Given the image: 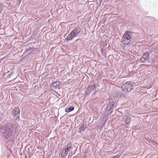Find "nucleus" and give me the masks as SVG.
Returning a JSON list of instances; mask_svg holds the SVG:
<instances>
[{
    "label": "nucleus",
    "instance_id": "obj_1",
    "mask_svg": "<svg viewBox=\"0 0 158 158\" xmlns=\"http://www.w3.org/2000/svg\"><path fill=\"white\" fill-rule=\"evenodd\" d=\"M15 129V125L12 123H8L5 125L3 135L6 139L12 138L14 137V131Z\"/></svg>",
    "mask_w": 158,
    "mask_h": 158
},
{
    "label": "nucleus",
    "instance_id": "obj_2",
    "mask_svg": "<svg viewBox=\"0 0 158 158\" xmlns=\"http://www.w3.org/2000/svg\"><path fill=\"white\" fill-rule=\"evenodd\" d=\"M81 31L80 27H75L68 35L66 40H69L75 37L78 34H79Z\"/></svg>",
    "mask_w": 158,
    "mask_h": 158
},
{
    "label": "nucleus",
    "instance_id": "obj_3",
    "mask_svg": "<svg viewBox=\"0 0 158 158\" xmlns=\"http://www.w3.org/2000/svg\"><path fill=\"white\" fill-rule=\"evenodd\" d=\"M116 100L114 98L110 99L108 100L106 106L105 108V111H108L114 108V106L116 105Z\"/></svg>",
    "mask_w": 158,
    "mask_h": 158
},
{
    "label": "nucleus",
    "instance_id": "obj_4",
    "mask_svg": "<svg viewBox=\"0 0 158 158\" xmlns=\"http://www.w3.org/2000/svg\"><path fill=\"white\" fill-rule=\"evenodd\" d=\"M131 38V33L126 31L122 37L121 42L123 44L127 45L130 42Z\"/></svg>",
    "mask_w": 158,
    "mask_h": 158
},
{
    "label": "nucleus",
    "instance_id": "obj_5",
    "mask_svg": "<svg viewBox=\"0 0 158 158\" xmlns=\"http://www.w3.org/2000/svg\"><path fill=\"white\" fill-rule=\"evenodd\" d=\"M97 84L95 83H94L92 85H89L86 90L85 94L86 95H89L92 92H93L94 94L98 90V89L97 87Z\"/></svg>",
    "mask_w": 158,
    "mask_h": 158
},
{
    "label": "nucleus",
    "instance_id": "obj_6",
    "mask_svg": "<svg viewBox=\"0 0 158 158\" xmlns=\"http://www.w3.org/2000/svg\"><path fill=\"white\" fill-rule=\"evenodd\" d=\"M133 85L130 81H127L122 85V88L125 92H129L132 89Z\"/></svg>",
    "mask_w": 158,
    "mask_h": 158
},
{
    "label": "nucleus",
    "instance_id": "obj_7",
    "mask_svg": "<svg viewBox=\"0 0 158 158\" xmlns=\"http://www.w3.org/2000/svg\"><path fill=\"white\" fill-rule=\"evenodd\" d=\"M149 57V54L148 52H146L139 59V61L141 63H144L145 61L148 60Z\"/></svg>",
    "mask_w": 158,
    "mask_h": 158
},
{
    "label": "nucleus",
    "instance_id": "obj_8",
    "mask_svg": "<svg viewBox=\"0 0 158 158\" xmlns=\"http://www.w3.org/2000/svg\"><path fill=\"white\" fill-rule=\"evenodd\" d=\"M12 113L14 116L16 117V119L19 118L20 115V110L19 107L15 108L12 110Z\"/></svg>",
    "mask_w": 158,
    "mask_h": 158
},
{
    "label": "nucleus",
    "instance_id": "obj_9",
    "mask_svg": "<svg viewBox=\"0 0 158 158\" xmlns=\"http://www.w3.org/2000/svg\"><path fill=\"white\" fill-rule=\"evenodd\" d=\"M61 83L60 81H56L52 84L51 88L53 89H56L59 88V85Z\"/></svg>",
    "mask_w": 158,
    "mask_h": 158
},
{
    "label": "nucleus",
    "instance_id": "obj_10",
    "mask_svg": "<svg viewBox=\"0 0 158 158\" xmlns=\"http://www.w3.org/2000/svg\"><path fill=\"white\" fill-rule=\"evenodd\" d=\"M68 152L67 149H64L61 153V156L62 157H64L67 154Z\"/></svg>",
    "mask_w": 158,
    "mask_h": 158
},
{
    "label": "nucleus",
    "instance_id": "obj_11",
    "mask_svg": "<svg viewBox=\"0 0 158 158\" xmlns=\"http://www.w3.org/2000/svg\"><path fill=\"white\" fill-rule=\"evenodd\" d=\"M74 110V108L73 107L71 106L69 108H67L65 109V111L66 112H69L73 110Z\"/></svg>",
    "mask_w": 158,
    "mask_h": 158
},
{
    "label": "nucleus",
    "instance_id": "obj_12",
    "mask_svg": "<svg viewBox=\"0 0 158 158\" xmlns=\"http://www.w3.org/2000/svg\"><path fill=\"white\" fill-rule=\"evenodd\" d=\"M131 117L127 116L125 120V123L127 124L131 122Z\"/></svg>",
    "mask_w": 158,
    "mask_h": 158
},
{
    "label": "nucleus",
    "instance_id": "obj_13",
    "mask_svg": "<svg viewBox=\"0 0 158 158\" xmlns=\"http://www.w3.org/2000/svg\"><path fill=\"white\" fill-rule=\"evenodd\" d=\"M85 130V128L84 127L81 126L78 129V132L80 133H82Z\"/></svg>",
    "mask_w": 158,
    "mask_h": 158
},
{
    "label": "nucleus",
    "instance_id": "obj_14",
    "mask_svg": "<svg viewBox=\"0 0 158 158\" xmlns=\"http://www.w3.org/2000/svg\"><path fill=\"white\" fill-rule=\"evenodd\" d=\"M71 148V144L70 143L68 145H67V147L65 148V149H67L68 151V152L69 150H70Z\"/></svg>",
    "mask_w": 158,
    "mask_h": 158
},
{
    "label": "nucleus",
    "instance_id": "obj_15",
    "mask_svg": "<svg viewBox=\"0 0 158 158\" xmlns=\"http://www.w3.org/2000/svg\"><path fill=\"white\" fill-rule=\"evenodd\" d=\"M119 157L118 156V155H116L114 156L113 157V158H118Z\"/></svg>",
    "mask_w": 158,
    "mask_h": 158
},
{
    "label": "nucleus",
    "instance_id": "obj_16",
    "mask_svg": "<svg viewBox=\"0 0 158 158\" xmlns=\"http://www.w3.org/2000/svg\"><path fill=\"white\" fill-rule=\"evenodd\" d=\"M22 0H17V1L19 2H20Z\"/></svg>",
    "mask_w": 158,
    "mask_h": 158
},
{
    "label": "nucleus",
    "instance_id": "obj_17",
    "mask_svg": "<svg viewBox=\"0 0 158 158\" xmlns=\"http://www.w3.org/2000/svg\"><path fill=\"white\" fill-rule=\"evenodd\" d=\"M128 125H126V127L127 128V127H129V126H128Z\"/></svg>",
    "mask_w": 158,
    "mask_h": 158
},
{
    "label": "nucleus",
    "instance_id": "obj_18",
    "mask_svg": "<svg viewBox=\"0 0 158 158\" xmlns=\"http://www.w3.org/2000/svg\"><path fill=\"white\" fill-rule=\"evenodd\" d=\"M1 27V25L0 24V27Z\"/></svg>",
    "mask_w": 158,
    "mask_h": 158
},
{
    "label": "nucleus",
    "instance_id": "obj_19",
    "mask_svg": "<svg viewBox=\"0 0 158 158\" xmlns=\"http://www.w3.org/2000/svg\"><path fill=\"white\" fill-rule=\"evenodd\" d=\"M144 65V64H142V65Z\"/></svg>",
    "mask_w": 158,
    "mask_h": 158
}]
</instances>
